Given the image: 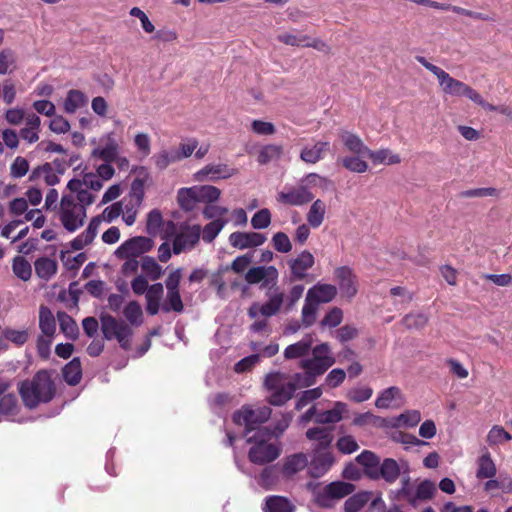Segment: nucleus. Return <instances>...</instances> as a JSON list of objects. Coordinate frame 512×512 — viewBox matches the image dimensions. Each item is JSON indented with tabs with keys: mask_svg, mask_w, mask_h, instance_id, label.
Wrapping results in <instances>:
<instances>
[{
	"mask_svg": "<svg viewBox=\"0 0 512 512\" xmlns=\"http://www.w3.org/2000/svg\"><path fill=\"white\" fill-rule=\"evenodd\" d=\"M279 278L278 269L273 265H260L250 268L244 275L245 281L249 285H260V289L265 290V296L268 298L264 304L254 302L248 308L247 315L251 319H256L259 315L263 317H272L279 313L284 304L285 294L277 285Z\"/></svg>",
	"mask_w": 512,
	"mask_h": 512,
	"instance_id": "obj_1",
	"label": "nucleus"
},
{
	"mask_svg": "<svg viewBox=\"0 0 512 512\" xmlns=\"http://www.w3.org/2000/svg\"><path fill=\"white\" fill-rule=\"evenodd\" d=\"M18 392L26 408L32 410L40 404H46L56 395V386L51 372L39 370L32 379H26L18 384Z\"/></svg>",
	"mask_w": 512,
	"mask_h": 512,
	"instance_id": "obj_2",
	"label": "nucleus"
},
{
	"mask_svg": "<svg viewBox=\"0 0 512 512\" xmlns=\"http://www.w3.org/2000/svg\"><path fill=\"white\" fill-rule=\"evenodd\" d=\"M307 489L311 492L313 501L324 509L333 508L337 501L352 494L356 487L344 481H333L325 486L319 482H308Z\"/></svg>",
	"mask_w": 512,
	"mask_h": 512,
	"instance_id": "obj_3",
	"label": "nucleus"
},
{
	"mask_svg": "<svg viewBox=\"0 0 512 512\" xmlns=\"http://www.w3.org/2000/svg\"><path fill=\"white\" fill-rule=\"evenodd\" d=\"M272 434L269 429H258L251 436L246 437L248 443H253V446L248 452L250 462L257 465H264L274 461L280 455L279 448L268 443Z\"/></svg>",
	"mask_w": 512,
	"mask_h": 512,
	"instance_id": "obj_4",
	"label": "nucleus"
},
{
	"mask_svg": "<svg viewBox=\"0 0 512 512\" xmlns=\"http://www.w3.org/2000/svg\"><path fill=\"white\" fill-rule=\"evenodd\" d=\"M288 376L281 372H272L265 376L264 386L270 391L268 398L269 404L273 406H283L293 398L296 392V383L286 381Z\"/></svg>",
	"mask_w": 512,
	"mask_h": 512,
	"instance_id": "obj_5",
	"label": "nucleus"
},
{
	"mask_svg": "<svg viewBox=\"0 0 512 512\" xmlns=\"http://www.w3.org/2000/svg\"><path fill=\"white\" fill-rule=\"evenodd\" d=\"M272 410L267 406L252 409L248 406H243L241 409L235 411L232 415L233 422L236 425L244 426V437L251 436L258 429H267L261 425L265 423L271 416Z\"/></svg>",
	"mask_w": 512,
	"mask_h": 512,
	"instance_id": "obj_6",
	"label": "nucleus"
},
{
	"mask_svg": "<svg viewBox=\"0 0 512 512\" xmlns=\"http://www.w3.org/2000/svg\"><path fill=\"white\" fill-rule=\"evenodd\" d=\"M101 332L104 339H116L120 347L127 351L131 348V337L133 330L124 320H118L110 314L100 316Z\"/></svg>",
	"mask_w": 512,
	"mask_h": 512,
	"instance_id": "obj_7",
	"label": "nucleus"
},
{
	"mask_svg": "<svg viewBox=\"0 0 512 512\" xmlns=\"http://www.w3.org/2000/svg\"><path fill=\"white\" fill-rule=\"evenodd\" d=\"M201 236V226L198 224L189 225L183 223L173 239L172 251L175 255L192 250L199 242Z\"/></svg>",
	"mask_w": 512,
	"mask_h": 512,
	"instance_id": "obj_8",
	"label": "nucleus"
},
{
	"mask_svg": "<svg viewBox=\"0 0 512 512\" xmlns=\"http://www.w3.org/2000/svg\"><path fill=\"white\" fill-rule=\"evenodd\" d=\"M154 245V241L145 236H135L124 241L115 251V256L119 259L137 258L146 252H149Z\"/></svg>",
	"mask_w": 512,
	"mask_h": 512,
	"instance_id": "obj_9",
	"label": "nucleus"
},
{
	"mask_svg": "<svg viewBox=\"0 0 512 512\" xmlns=\"http://www.w3.org/2000/svg\"><path fill=\"white\" fill-rule=\"evenodd\" d=\"M315 263L314 256L307 250L302 251L296 258L288 261L290 268V281L304 280L307 270Z\"/></svg>",
	"mask_w": 512,
	"mask_h": 512,
	"instance_id": "obj_10",
	"label": "nucleus"
},
{
	"mask_svg": "<svg viewBox=\"0 0 512 512\" xmlns=\"http://www.w3.org/2000/svg\"><path fill=\"white\" fill-rule=\"evenodd\" d=\"M314 199L313 193L305 185L297 188H290L288 191L279 192L277 201L291 206H302Z\"/></svg>",
	"mask_w": 512,
	"mask_h": 512,
	"instance_id": "obj_11",
	"label": "nucleus"
},
{
	"mask_svg": "<svg viewBox=\"0 0 512 512\" xmlns=\"http://www.w3.org/2000/svg\"><path fill=\"white\" fill-rule=\"evenodd\" d=\"M266 240V236L258 232L236 231L229 236L230 245L240 250L261 246Z\"/></svg>",
	"mask_w": 512,
	"mask_h": 512,
	"instance_id": "obj_12",
	"label": "nucleus"
},
{
	"mask_svg": "<svg viewBox=\"0 0 512 512\" xmlns=\"http://www.w3.org/2000/svg\"><path fill=\"white\" fill-rule=\"evenodd\" d=\"M86 217V208L83 205L59 212L60 221L68 232H75L82 227Z\"/></svg>",
	"mask_w": 512,
	"mask_h": 512,
	"instance_id": "obj_13",
	"label": "nucleus"
},
{
	"mask_svg": "<svg viewBox=\"0 0 512 512\" xmlns=\"http://www.w3.org/2000/svg\"><path fill=\"white\" fill-rule=\"evenodd\" d=\"M235 169L229 168L226 164H208L195 173L197 181L227 179L234 175Z\"/></svg>",
	"mask_w": 512,
	"mask_h": 512,
	"instance_id": "obj_14",
	"label": "nucleus"
},
{
	"mask_svg": "<svg viewBox=\"0 0 512 512\" xmlns=\"http://www.w3.org/2000/svg\"><path fill=\"white\" fill-rule=\"evenodd\" d=\"M335 277L338 281L339 289L342 294L348 298H352L357 293L355 275L348 266L336 268Z\"/></svg>",
	"mask_w": 512,
	"mask_h": 512,
	"instance_id": "obj_15",
	"label": "nucleus"
},
{
	"mask_svg": "<svg viewBox=\"0 0 512 512\" xmlns=\"http://www.w3.org/2000/svg\"><path fill=\"white\" fill-rule=\"evenodd\" d=\"M330 150L328 141H316L314 145H305L300 152V159L307 164H316L324 159L325 154Z\"/></svg>",
	"mask_w": 512,
	"mask_h": 512,
	"instance_id": "obj_16",
	"label": "nucleus"
},
{
	"mask_svg": "<svg viewBox=\"0 0 512 512\" xmlns=\"http://www.w3.org/2000/svg\"><path fill=\"white\" fill-rule=\"evenodd\" d=\"M356 462L363 467V473L371 480H378L380 457L370 450L362 451L356 458Z\"/></svg>",
	"mask_w": 512,
	"mask_h": 512,
	"instance_id": "obj_17",
	"label": "nucleus"
},
{
	"mask_svg": "<svg viewBox=\"0 0 512 512\" xmlns=\"http://www.w3.org/2000/svg\"><path fill=\"white\" fill-rule=\"evenodd\" d=\"M334 462L331 452L318 453L311 460L308 473L313 478H320L330 470Z\"/></svg>",
	"mask_w": 512,
	"mask_h": 512,
	"instance_id": "obj_18",
	"label": "nucleus"
},
{
	"mask_svg": "<svg viewBox=\"0 0 512 512\" xmlns=\"http://www.w3.org/2000/svg\"><path fill=\"white\" fill-rule=\"evenodd\" d=\"M437 79L444 93L453 96H464L465 91L468 87L467 84L457 79H454L444 70H442L441 73L437 76Z\"/></svg>",
	"mask_w": 512,
	"mask_h": 512,
	"instance_id": "obj_19",
	"label": "nucleus"
},
{
	"mask_svg": "<svg viewBox=\"0 0 512 512\" xmlns=\"http://www.w3.org/2000/svg\"><path fill=\"white\" fill-rule=\"evenodd\" d=\"M308 465L307 455L299 452L289 455L285 458L282 466V472L285 476L291 477L302 471Z\"/></svg>",
	"mask_w": 512,
	"mask_h": 512,
	"instance_id": "obj_20",
	"label": "nucleus"
},
{
	"mask_svg": "<svg viewBox=\"0 0 512 512\" xmlns=\"http://www.w3.org/2000/svg\"><path fill=\"white\" fill-rule=\"evenodd\" d=\"M313 337L311 334L305 335L300 341L287 346L284 350L286 359H296L305 356L311 350Z\"/></svg>",
	"mask_w": 512,
	"mask_h": 512,
	"instance_id": "obj_21",
	"label": "nucleus"
},
{
	"mask_svg": "<svg viewBox=\"0 0 512 512\" xmlns=\"http://www.w3.org/2000/svg\"><path fill=\"white\" fill-rule=\"evenodd\" d=\"M347 411V404L337 401L330 410L318 412L315 422L318 424H334L342 420V414Z\"/></svg>",
	"mask_w": 512,
	"mask_h": 512,
	"instance_id": "obj_22",
	"label": "nucleus"
},
{
	"mask_svg": "<svg viewBox=\"0 0 512 512\" xmlns=\"http://www.w3.org/2000/svg\"><path fill=\"white\" fill-rule=\"evenodd\" d=\"M307 294L309 299L314 298L319 304L328 303L336 297L337 288L331 284H316L308 290Z\"/></svg>",
	"mask_w": 512,
	"mask_h": 512,
	"instance_id": "obj_23",
	"label": "nucleus"
},
{
	"mask_svg": "<svg viewBox=\"0 0 512 512\" xmlns=\"http://www.w3.org/2000/svg\"><path fill=\"white\" fill-rule=\"evenodd\" d=\"M400 466L393 458H385L378 469V479L382 478L387 483H394L400 476Z\"/></svg>",
	"mask_w": 512,
	"mask_h": 512,
	"instance_id": "obj_24",
	"label": "nucleus"
},
{
	"mask_svg": "<svg viewBox=\"0 0 512 512\" xmlns=\"http://www.w3.org/2000/svg\"><path fill=\"white\" fill-rule=\"evenodd\" d=\"M340 137L344 146L350 152L360 156H366L369 152V148L363 143L358 135L348 131H342Z\"/></svg>",
	"mask_w": 512,
	"mask_h": 512,
	"instance_id": "obj_25",
	"label": "nucleus"
},
{
	"mask_svg": "<svg viewBox=\"0 0 512 512\" xmlns=\"http://www.w3.org/2000/svg\"><path fill=\"white\" fill-rule=\"evenodd\" d=\"M57 319L61 332L66 338L75 341L79 337V327L76 321L66 312H57Z\"/></svg>",
	"mask_w": 512,
	"mask_h": 512,
	"instance_id": "obj_26",
	"label": "nucleus"
},
{
	"mask_svg": "<svg viewBox=\"0 0 512 512\" xmlns=\"http://www.w3.org/2000/svg\"><path fill=\"white\" fill-rule=\"evenodd\" d=\"M353 425L358 427L372 426L375 428L390 427V420L381 416L374 415L371 412L357 414L353 419Z\"/></svg>",
	"mask_w": 512,
	"mask_h": 512,
	"instance_id": "obj_27",
	"label": "nucleus"
},
{
	"mask_svg": "<svg viewBox=\"0 0 512 512\" xmlns=\"http://www.w3.org/2000/svg\"><path fill=\"white\" fill-rule=\"evenodd\" d=\"M65 382L70 386H76L82 379V366L78 357L73 358L62 369Z\"/></svg>",
	"mask_w": 512,
	"mask_h": 512,
	"instance_id": "obj_28",
	"label": "nucleus"
},
{
	"mask_svg": "<svg viewBox=\"0 0 512 512\" xmlns=\"http://www.w3.org/2000/svg\"><path fill=\"white\" fill-rule=\"evenodd\" d=\"M295 506L285 497L268 496L263 507L264 512H294Z\"/></svg>",
	"mask_w": 512,
	"mask_h": 512,
	"instance_id": "obj_29",
	"label": "nucleus"
},
{
	"mask_svg": "<svg viewBox=\"0 0 512 512\" xmlns=\"http://www.w3.org/2000/svg\"><path fill=\"white\" fill-rule=\"evenodd\" d=\"M151 159L154 162L155 167L160 171L165 170L173 163L181 161L176 148L163 149L154 154Z\"/></svg>",
	"mask_w": 512,
	"mask_h": 512,
	"instance_id": "obj_30",
	"label": "nucleus"
},
{
	"mask_svg": "<svg viewBox=\"0 0 512 512\" xmlns=\"http://www.w3.org/2000/svg\"><path fill=\"white\" fill-rule=\"evenodd\" d=\"M36 275L43 280H50L57 272V262L48 257H40L34 262Z\"/></svg>",
	"mask_w": 512,
	"mask_h": 512,
	"instance_id": "obj_31",
	"label": "nucleus"
},
{
	"mask_svg": "<svg viewBox=\"0 0 512 512\" xmlns=\"http://www.w3.org/2000/svg\"><path fill=\"white\" fill-rule=\"evenodd\" d=\"M350 495L344 502L343 509L345 512H359L372 498V492L368 491H361Z\"/></svg>",
	"mask_w": 512,
	"mask_h": 512,
	"instance_id": "obj_32",
	"label": "nucleus"
},
{
	"mask_svg": "<svg viewBox=\"0 0 512 512\" xmlns=\"http://www.w3.org/2000/svg\"><path fill=\"white\" fill-rule=\"evenodd\" d=\"M39 327L46 337H52L56 331V322L51 310L42 305L39 309Z\"/></svg>",
	"mask_w": 512,
	"mask_h": 512,
	"instance_id": "obj_33",
	"label": "nucleus"
},
{
	"mask_svg": "<svg viewBox=\"0 0 512 512\" xmlns=\"http://www.w3.org/2000/svg\"><path fill=\"white\" fill-rule=\"evenodd\" d=\"M326 214L325 203L317 199L309 208L307 213V222L312 228H318L322 225Z\"/></svg>",
	"mask_w": 512,
	"mask_h": 512,
	"instance_id": "obj_34",
	"label": "nucleus"
},
{
	"mask_svg": "<svg viewBox=\"0 0 512 512\" xmlns=\"http://www.w3.org/2000/svg\"><path fill=\"white\" fill-rule=\"evenodd\" d=\"M307 439L311 441H318L319 447L326 449L328 448L333 440L331 429L324 427H313L306 431Z\"/></svg>",
	"mask_w": 512,
	"mask_h": 512,
	"instance_id": "obj_35",
	"label": "nucleus"
},
{
	"mask_svg": "<svg viewBox=\"0 0 512 512\" xmlns=\"http://www.w3.org/2000/svg\"><path fill=\"white\" fill-rule=\"evenodd\" d=\"M177 200L181 209L188 212L194 210L199 202L196 187L181 188L178 191Z\"/></svg>",
	"mask_w": 512,
	"mask_h": 512,
	"instance_id": "obj_36",
	"label": "nucleus"
},
{
	"mask_svg": "<svg viewBox=\"0 0 512 512\" xmlns=\"http://www.w3.org/2000/svg\"><path fill=\"white\" fill-rule=\"evenodd\" d=\"M496 472V466L491 458L490 453L485 452L478 459V469L476 472V477L478 479L493 478L496 475Z\"/></svg>",
	"mask_w": 512,
	"mask_h": 512,
	"instance_id": "obj_37",
	"label": "nucleus"
},
{
	"mask_svg": "<svg viewBox=\"0 0 512 512\" xmlns=\"http://www.w3.org/2000/svg\"><path fill=\"white\" fill-rule=\"evenodd\" d=\"M421 420V414L417 410H408L397 417L390 419V427L397 428L400 426L414 427Z\"/></svg>",
	"mask_w": 512,
	"mask_h": 512,
	"instance_id": "obj_38",
	"label": "nucleus"
},
{
	"mask_svg": "<svg viewBox=\"0 0 512 512\" xmlns=\"http://www.w3.org/2000/svg\"><path fill=\"white\" fill-rule=\"evenodd\" d=\"M20 406L15 394L8 393L0 398V416L9 418L18 414Z\"/></svg>",
	"mask_w": 512,
	"mask_h": 512,
	"instance_id": "obj_39",
	"label": "nucleus"
},
{
	"mask_svg": "<svg viewBox=\"0 0 512 512\" xmlns=\"http://www.w3.org/2000/svg\"><path fill=\"white\" fill-rule=\"evenodd\" d=\"M318 306L319 303L314 298L309 299V294H306L301 312L302 323L305 327H310L315 323Z\"/></svg>",
	"mask_w": 512,
	"mask_h": 512,
	"instance_id": "obj_40",
	"label": "nucleus"
},
{
	"mask_svg": "<svg viewBox=\"0 0 512 512\" xmlns=\"http://www.w3.org/2000/svg\"><path fill=\"white\" fill-rule=\"evenodd\" d=\"M87 98L80 90L72 89L67 93L64 102V109L67 113H74L77 109L85 106Z\"/></svg>",
	"mask_w": 512,
	"mask_h": 512,
	"instance_id": "obj_41",
	"label": "nucleus"
},
{
	"mask_svg": "<svg viewBox=\"0 0 512 512\" xmlns=\"http://www.w3.org/2000/svg\"><path fill=\"white\" fill-rule=\"evenodd\" d=\"M283 154V147L277 144H268L263 146L257 157L260 165H266L273 160H277Z\"/></svg>",
	"mask_w": 512,
	"mask_h": 512,
	"instance_id": "obj_42",
	"label": "nucleus"
},
{
	"mask_svg": "<svg viewBox=\"0 0 512 512\" xmlns=\"http://www.w3.org/2000/svg\"><path fill=\"white\" fill-rule=\"evenodd\" d=\"M333 365L334 363L319 361L313 358L303 359L300 362V367L316 378L323 375Z\"/></svg>",
	"mask_w": 512,
	"mask_h": 512,
	"instance_id": "obj_43",
	"label": "nucleus"
},
{
	"mask_svg": "<svg viewBox=\"0 0 512 512\" xmlns=\"http://www.w3.org/2000/svg\"><path fill=\"white\" fill-rule=\"evenodd\" d=\"M124 317L131 326H140L143 322L141 305L137 301H130L123 310Z\"/></svg>",
	"mask_w": 512,
	"mask_h": 512,
	"instance_id": "obj_44",
	"label": "nucleus"
},
{
	"mask_svg": "<svg viewBox=\"0 0 512 512\" xmlns=\"http://www.w3.org/2000/svg\"><path fill=\"white\" fill-rule=\"evenodd\" d=\"M373 163H386V164H398L400 163L401 159L400 156L397 154H393L391 150L389 149H380L377 151H373L369 149V152L367 155Z\"/></svg>",
	"mask_w": 512,
	"mask_h": 512,
	"instance_id": "obj_45",
	"label": "nucleus"
},
{
	"mask_svg": "<svg viewBox=\"0 0 512 512\" xmlns=\"http://www.w3.org/2000/svg\"><path fill=\"white\" fill-rule=\"evenodd\" d=\"M435 492L436 487L432 481L426 479L420 482L412 497L415 501V507L418 506L419 501L430 500L434 496Z\"/></svg>",
	"mask_w": 512,
	"mask_h": 512,
	"instance_id": "obj_46",
	"label": "nucleus"
},
{
	"mask_svg": "<svg viewBox=\"0 0 512 512\" xmlns=\"http://www.w3.org/2000/svg\"><path fill=\"white\" fill-rule=\"evenodd\" d=\"M279 480L276 466L265 467L260 473L258 484L265 490H271Z\"/></svg>",
	"mask_w": 512,
	"mask_h": 512,
	"instance_id": "obj_47",
	"label": "nucleus"
},
{
	"mask_svg": "<svg viewBox=\"0 0 512 512\" xmlns=\"http://www.w3.org/2000/svg\"><path fill=\"white\" fill-rule=\"evenodd\" d=\"M141 268L145 275L153 281L160 279L163 274L162 267L151 256H144L142 258Z\"/></svg>",
	"mask_w": 512,
	"mask_h": 512,
	"instance_id": "obj_48",
	"label": "nucleus"
},
{
	"mask_svg": "<svg viewBox=\"0 0 512 512\" xmlns=\"http://www.w3.org/2000/svg\"><path fill=\"white\" fill-rule=\"evenodd\" d=\"M163 312L174 311L182 313L184 311V305L181 299L180 291H167L166 300L161 306Z\"/></svg>",
	"mask_w": 512,
	"mask_h": 512,
	"instance_id": "obj_49",
	"label": "nucleus"
},
{
	"mask_svg": "<svg viewBox=\"0 0 512 512\" xmlns=\"http://www.w3.org/2000/svg\"><path fill=\"white\" fill-rule=\"evenodd\" d=\"M12 269L14 274L23 281H28L32 275V267L23 256H16L13 259Z\"/></svg>",
	"mask_w": 512,
	"mask_h": 512,
	"instance_id": "obj_50",
	"label": "nucleus"
},
{
	"mask_svg": "<svg viewBox=\"0 0 512 512\" xmlns=\"http://www.w3.org/2000/svg\"><path fill=\"white\" fill-rule=\"evenodd\" d=\"M92 155L97 156L108 163L114 162L118 155V144L115 142V140L109 139L104 148L94 149Z\"/></svg>",
	"mask_w": 512,
	"mask_h": 512,
	"instance_id": "obj_51",
	"label": "nucleus"
},
{
	"mask_svg": "<svg viewBox=\"0 0 512 512\" xmlns=\"http://www.w3.org/2000/svg\"><path fill=\"white\" fill-rule=\"evenodd\" d=\"M401 397V391L396 386H391L381 392L375 401L377 408L386 409L390 407L394 399Z\"/></svg>",
	"mask_w": 512,
	"mask_h": 512,
	"instance_id": "obj_52",
	"label": "nucleus"
},
{
	"mask_svg": "<svg viewBox=\"0 0 512 512\" xmlns=\"http://www.w3.org/2000/svg\"><path fill=\"white\" fill-rule=\"evenodd\" d=\"M428 316L424 313H409L402 319V324L409 330L423 329L428 323Z\"/></svg>",
	"mask_w": 512,
	"mask_h": 512,
	"instance_id": "obj_53",
	"label": "nucleus"
},
{
	"mask_svg": "<svg viewBox=\"0 0 512 512\" xmlns=\"http://www.w3.org/2000/svg\"><path fill=\"white\" fill-rule=\"evenodd\" d=\"M163 225V217L158 209L151 210L147 215L146 232L150 236H156Z\"/></svg>",
	"mask_w": 512,
	"mask_h": 512,
	"instance_id": "obj_54",
	"label": "nucleus"
},
{
	"mask_svg": "<svg viewBox=\"0 0 512 512\" xmlns=\"http://www.w3.org/2000/svg\"><path fill=\"white\" fill-rule=\"evenodd\" d=\"M199 202H215L221 195L220 189L212 185L196 187Z\"/></svg>",
	"mask_w": 512,
	"mask_h": 512,
	"instance_id": "obj_55",
	"label": "nucleus"
},
{
	"mask_svg": "<svg viewBox=\"0 0 512 512\" xmlns=\"http://www.w3.org/2000/svg\"><path fill=\"white\" fill-rule=\"evenodd\" d=\"M271 224V212L268 208H262L257 211L251 218V226L253 229L261 230L269 227Z\"/></svg>",
	"mask_w": 512,
	"mask_h": 512,
	"instance_id": "obj_56",
	"label": "nucleus"
},
{
	"mask_svg": "<svg viewBox=\"0 0 512 512\" xmlns=\"http://www.w3.org/2000/svg\"><path fill=\"white\" fill-rule=\"evenodd\" d=\"M226 221L222 219H216L212 222L205 225L203 228V235L202 238L205 242L210 243L212 242L217 235L221 232L225 225Z\"/></svg>",
	"mask_w": 512,
	"mask_h": 512,
	"instance_id": "obj_57",
	"label": "nucleus"
},
{
	"mask_svg": "<svg viewBox=\"0 0 512 512\" xmlns=\"http://www.w3.org/2000/svg\"><path fill=\"white\" fill-rule=\"evenodd\" d=\"M253 260V254L252 253H246L244 255L236 257L230 266L225 267L219 271V274H221L222 271H226L228 269H231L237 274L243 273L244 270L252 263Z\"/></svg>",
	"mask_w": 512,
	"mask_h": 512,
	"instance_id": "obj_58",
	"label": "nucleus"
},
{
	"mask_svg": "<svg viewBox=\"0 0 512 512\" xmlns=\"http://www.w3.org/2000/svg\"><path fill=\"white\" fill-rule=\"evenodd\" d=\"M321 395H322L321 387H316L313 389L303 391L296 401L295 409L298 411L303 409L308 403L319 399L321 397Z\"/></svg>",
	"mask_w": 512,
	"mask_h": 512,
	"instance_id": "obj_59",
	"label": "nucleus"
},
{
	"mask_svg": "<svg viewBox=\"0 0 512 512\" xmlns=\"http://www.w3.org/2000/svg\"><path fill=\"white\" fill-rule=\"evenodd\" d=\"M343 320V311L342 309L338 307H333L330 309L327 314L324 316V318L321 320V326L323 327H329V328H335Z\"/></svg>",
	"mask_w": 512,
	"mask_h": 512,
	"instance_id": "obj_60",
	"label": "nucleus"
},
{
	"mask_svg": "<svg viewBox=\"0 0 512 512\" xmlns=\"http://www.w3.org/2000/svg\"><path fill=\"white\" fill-rule=\"evenodd\" d=\"M511 439V435L501 426H493L487 435L489 445L500 444Z\"/></svg>",
	"mask_w": 512,
	"mask_h": 512,
	"instance_id": "obj_61",
	"label": "nucleus"
},
{
	"mask_svg": "<svg viewBox=\"0 0 512 512\" xmlns=\"http://www.w3.org/2000/svg\"><path fill=\"white\" fill-rule=\"evenodd\" d=\"M272 243L276 251L280 253H288L292 249V244L284 232H277L272 237Z\"/></svg>",
	"mask_w": 512,
	"mask_h": 512,
	"instance_id": "obj_62",
	"label": "nucleus"
},
{
	"mask_svg": "<svg viewBox=\"0 0 512 512\" xmlns=\"http://www.w3.org/2000/svg\"><path fill=\"white\" fill-rule=\"evenodd\" d=\"M336 447L343 454H351L359 449L357 441L350 435L340 437Z\"/></svg>",
	"mask_w": 512,
	"mask_h": 512,
	"instance_id": "obj_63",
	"label": "nucleus"
},
{
	"mask_svg": "<svg viewBox=\"0 0 512 512\" xmlns=\"http://www.w3.org/2000/svg\"><path fill=\"white\" fill-rule=\"evenodd\" d=\"M29 170L28 161L22 157L17 156L10 166V174L13 178H21L27 174Z\"/></svg>",
	"mask_w": 512,
	"mask_h": 512,
	"instance_id": "obj_64",
	"label": "nucleus"
}]
</instances>
